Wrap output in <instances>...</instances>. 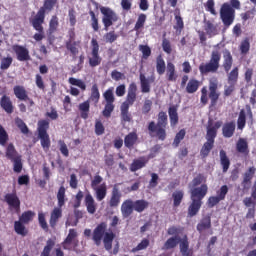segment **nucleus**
<instances>
[{
  "instance_id": "obj_7",
  "label": "nucleus",
  "mask_w": 256,
  "mask_h": 256,
  "mask_svg": "<svg viewBox=\"0 0 256 256\" xmlns=\"http://www.w3.org/2000/svg\"><path fill=\"white\" fill-rule=\"evenodd\" d=\"M235 9H241V2L239 0H230L223 3L220 7V19L225 29H229L232 23L235 22Z\"/></svg>"
},
{
  "instance_id": "obj_34",
  "label": "nucleus",
  "mask_w": 256,
  "mask_h": 256,
  "mask_svg": "<svg viewBox=\"0 0 256 256\" xmlns=\"http://www.w3.org/2000/svg\"><path fill=\"white\" fill-rule=\"evenodd\" d=\"M95 192V198L97 201H103L107 197V184L102 183L97 188H92Z\"/></svg>"
},
{
  "instance_id": "obj_9",
  "label": "nucleus",
  "mask_w": 256,
  "mask_h": 256,
  "mask_svg": "<svg viewBox=\"0 0 256 256\" xmlns=\"http://www.w3.org/2000/svg\"><path fill=\"white\" fill-rule=\"evenodd\" d=\"M221 63V51L213 50L210 55V60L202 63L199 66L200 75H209V73H217Z\"/></svg>"
},
{
  "instance_id": "obj_19",
  "label": "nucleus",
  "mask_w": 256,
  "mask_h": 256,
  "mask_svg": "<svg viewBox=\"0 0 256 256\" xmlns=\"http://www.w3.org/2000/svg\"><path fill=\"white\" fill-rule=\"evenodd\" d=\"M121 197V191L119 190V187H117V184H115L112 188L110 200L108 201L109 207H119V203H121Z\"/></svg>"
},
{
  "instance_id": "obj_5",
  "label": "nucleus",
  "mask_w": 256,
  "mask_h": 256,
  "mask_svg": "<svg viewBox=\"0 0 256 256\" xmlns=\"http://www.w3.org/2000/svg\"><path fill=\"white\" fill-rule=\"evenodd\" d=\"M223 126L222 121H216L213 124V121L209 120L206 128V142L203 144L200 150V156L202 159H207L209 157V153L215 147V139L217 138V131L221 129Z\"/></svg>"
},
{
  "instance_id": "obj_8",
  "label": "nucleus",
  "mask_w": 256,
  "mask_h": 256,
  "mask_svg": "<svg viewBox=\"0 0 256 256\" xmlns=\"http://www.w3.org/2000/svg\"><path fill=\"white\" fill-rule=\"evenodd\" d=\"M180 243V253L182 256H193V250L189 249V239L187 235L181 239L179 236H173L167 239L164 243L162 249L169 251V249H175Z\"/></svg>"
},
{
  "instance_id": "obj_20",
  "label": "nucleus",
  "mask_w": 256,
  "mask_h": 256,
  "mask_svg": "<svg viewBox=\"0 0 256 256\" xmlns=\"http://www.w3.org/2000/svg\"><path fill=\"white\" fill-rule=\"evenodd\" d=\"M61 217H63L62 207H55L50 213L49 225L51 229H55L57 227Z\"/></svg>"
},
{
  "instance_id": "obj_63",
  "label": "nucleus",
  "mask_w": 256,
  "mask_h": 256,
  "mask_svg": "<svg viewBox=\"0 0 256 256\" xmlns=\"http://www.w3.org/2000/svg\"><path fill=\"white\" fill-rule=\"evenodd\" d=\"M145 21H147V15L140 14L134 26V31H139L140 29H143V27H145Z\"/></svg>"
},
{
  "instance_id": "obj_33",
  "label": "nucleus",
  "mask_w": 256,
  "mask_h": 256,
  "mask_svg": "<svg viewBox=\"0 0 256 256\" xmlns=\"http://www.w3.org/2000/svg\"><path fill=\"white\" fill-rule=\"evenodd\" d=\"M236 150L238 153H241V155H249V143H247V140L239 138L236 143Z\"/></svg>"
},
{
  "instance_id": "obj_11",
  "label": "nucleus",
  "mask_w": 256,
  "mask_h": 256,
  "mask_svg": "<svg viewBox=\"0 0 256 256\" xmlns=\"http://www.w3.org/2000/svg\"><path fill=\"white\" fill-rule=\"evenodd\" d=\"M103 97H104V100L106 101V104L102 111V115L106 119H109L113 111H115V94H113V87L108 88L103 93Z\"/></svg>"
},
{
  "instance_id": "obj_6",
  "label": "nucleus",
  "mask_w": 256,
  "mask_h": 256,
  "mask_svg": "<svg viewBox=\"0 0 256 256\" xmlns=\"http://www.w3.org/2000/svg\"><path fill=\"white\" fill-rule=\"evenodd\" d=\"M218 89L219 82L217 81V78L211 79L208 86L209 91L207 90V86H204L201 89L200 103L202 105H207L210 99V107H215L219 101V97L221 96Z\"/></svg>"
},
{
  "instance_id": "obj_51",
  "label": "nucleus",
  "mask_w": 256,
  "mask_h": 256,
  "mask_svg": "<svg viewBox=\"0 0 256 256\" xmlns=\"http://www.w3.org/2000/svg\"><path fill=\"white\" fill-rule=\"evenodd\" d=\"M247 124V112L244 109L240 110L237 125L238 129H245V125Z\"/></svg>"
},
{
  "instance_id": "obj_23",
  "label": "nucleus",
  "mask_w": 256,
  "mask_h": 256,
  "mask_svg": "<svg viewBox=\"0 0 256 256\" xmlns=\"http://www.w3.org/2000/svg\"><path fill=\"white\" fill-rule=\"evenodd\" d=\"M147 163H149V157L141 156L138 159H134L130 165V171L135 173L139 171V169H143V167H147Z\"/></svg>"
},
{
  "instance_id": "obj_49",
  "label": "nucleus",
  "mask_w": 256,
  "mask_h": 256,
  "mask_svg": "<svg viewBox=\"0 0 256 256\" xmlns=\"http://www.w3.org/2000/svg\"><path fill=\"white\" fill-rule=\"evenodd\" d=\"M65 186H61L56 194L57 201H58V207H64L65 202L67 201Z\"/></svg>"
},
{
  "instance_id": "obj_59",
  "label": "nucleus",
  "mask_w": 256,
  "mask_h": 256,
  "mask_svg": "<svg viewBox=\"0 0 256 256\" xmlns=\"http://www.w3.org/2000/svg\"><path fill=\"white\" fill-rule=\"evenodd\" d=\"M38 223L43 229V231H49V224H47V219L45 218V213L44 212H39L38 213Z\"/></svg>"
},
{
  "instance_id": "obj_22",
  "label": "nucleus",
  "mask_w": 256,
  "mask_h": 256,
  "mask_svg": "<svg viewBox=\"0 0 256 256\" xmlns=\"http://www.w3.org/2000/svg\"><path fill=\"white\" fill-rule=\"evenodd\" d=\"M84 205L90 215L97 213V202H95V198L89 192L85 195Z\"/></svg>"
},
{
  "instance_id": "obj_15",
  "label": "nucleus",
  "mask_w": 256,
  "mask_h": 256,
  "mask_svg": "<svg viewBox=\"0 0 256 256\" xmlns=\"http://www.w3.org/2000/svg\"><path fill=\"white\" fill-rule=\"evenodd\" d=\"M227 193H229V187L227 185H223L217 191V196H210L207 201V205L210 209H213L216 205H219L221 201H225V197H227Z\"/></svg>"
},
{
  "instance_id": "obj_41",
  "label": "nucleus",
  "mask_w": 256,
  "mask_h": 256,
  "mask_svg": "<svg viewBox=\"0 0 256 256\" xmlns=\"http://www.w3.org/2000/svg\"><path fill=\"white\" fill-rule=\"evenodd\" d=\"M228 85H237L239 81V68L234 67L230 72H228Z\"/></svg>"
},
{
  "instance_id": "obj_3",
  "label": "nucleus",
  "mask_w": 256,
  "mask_h": 256,
  "mask_svg": "<svg viewBox=\"0 0 256 256\" xmlns=\"http://www.w3.org/2000/svg\"><path fill=\"white\" fill-rule=\"evenodd\" d=\"M115 239V233L107 232V222H101L98 224L92 232V241L96 247H101V243L104 244L106 251L113 249V241Z\"/></svg>"
},
{
  "instance_id": "obj_36",
  "label": "nucleus",
  "mask_w": 256,
  "mask_h": 256,
  "mask_svg": "<svg viewBox=\"0 0 256 256\" xmlns=\"http://www.w3.org/2000/svg\"><path fill=\"white\" fill-rule=\"evenodd\" d=\"M204 30L209 37H215L217 35V25L211 22V20H204Z\"/></svg>"
},
{
  "instance_id": "obj_50",
  "label": "nucleus",
  "mask_w": 256,
  "mask_h": 256,
  "mask_svg": "<svg viewBox=\"0 0 256 256\" xmlns=\"http://www.w3.org/2000/svg\"><path fill=\"white\" fill-rule=\"evenodd\" d=\"M99 99H101V93H99V86L97 84H93L91 88L90 101L93 103H99Z\"/></svg>"
},
{
  "instance_id": "obj_10",
  "label": "nucleus",
  "mask_w": 256,
  "mask_h": 256,
  "mask_svg": "<svg viewBox=\"0 0 256 256\" xmlns=\"http://www.w3.org/2000/svg\"><path fill=\"white\" fill-rule=\"evenodd\" d=\"M38 139H40V145L42 149L48 151L51 148V138L49 137V122L47 120L38 121Z\"/></svg>"
},
{
  "instance_id": "obj_42",
  "label": "nucleus",
  "mask_w": 256,
  "mask_h": 256,
  "mask_svg": "<svg viewBox=\"0 0 256 256\" xmlns=\"http://www.w3.org/2000/svg\"><path fill=\"white\" fill-rule=\"evenodd\" d=\"M76 238H77V231H75V229H70L66 239L62 242L63 249H69V247L67 246L71 245Z\"/></svg>"
},
{
  "instance_id": "obj_64",
  "label": "nucleus",
  "mask_w": 256,
  "mask_h": 256,
  "mask_svg": "<svg viewBox=\"0 0 256 256\" xmlns=\"http://www.w3.org/2000/svg\"><path fill=\"white\" fill-rule=\"evenodd\" d=\"M204 7L208 13H211V15H217V10H215V0H207Z\"/></svg>"
},
{
  "instance_id": "obj_62",
  "label": "nucleus",
  "mask_w": 256,
  "mask_h": 256,
  "mask_svg": "<svg viewBox=\"0 0 256 256\" xmlns=\"http://www.w3.org/2000/svg\"><path fill=\"white\" fill-rule=\"evenodd\" d=\"M9 141V134H7V130L0 124V145L5 147L7 142Z\"/></svg>"
},
{
  "instance_id": "obj_54",
  "label": "nucleus",
  "mask_w": 256,
  "mask_h": 256,
  "mask_svg": "<svg viewBox=\"0 0 256 256\" xmlns=\"http://www.w3.org/2000/svg\"><path fill=\"white\" fill-rule=\"evenodd\" d=\"M175 21H176V24L174 25V29L176 33L181 34L183 29L185 28V23L183 22V18L179 13L175 15Z\"/></svg>"
},
{
  "instance_id": "obj_31",
  "label": "nucleus",
  "mask_w": 256,
  "mask_h": 256,
  "mask_svg": "<svg viewBox=\"0 0 256 256\" xmlns=\"http://www.w3.org/2000/svg\"><path fill=\"white\" fill-rule=\"evenodd\" d=\"M235 122L231 121L228 123H225L222 127V135L226 139H231L233 135H235Z\"/></svg>"
},
{
  "instance_id": "obj_25",
  "label": "nucleus",
  "mask_w": 256,
  "mask_h": 256,
  "mask_svg": "<svg viewBox=\"0 0 256 256\" xmlns=\"http://www.w3.org/2000/svg\"><path fill=\"white\" fill-rule=\"evenodd\" d=\"M134 211H135V208H134L132 199H127L122 203L121 205L122 217H124L125 219H127V217H131Z\"/></svg>"
},
{
  "instance_id": "obj_27",
  "label": "nucleus",
  "mask_w": 256,
  "mask_h": 256,
  "mask_svg": "<svg viewBox=\"0 0 256 256\" xmlns=\"http://www.w3.org/2000/svg\"><path fill=\"white\" fill-rule=\"evenodd\" d=\"M177 70L175 69V64L173 62H167L166 65V79L169 82L175 83L177 81Z\"/></svg>"
},
{
  "instance_id": "obj_1",
  "label": "nucleus",
  "mask_w": 256,
  "mask_h": 256,
  "mask_svg": "<svg viewBox=\"0 0 256 256\" xmlns=\"http://www.w3.org/2000/svg\"><path fill=\"white\" fill-rule=\"evenodd\" d=\"M59 0H44L43 6L39 8L36 15L29 18V23L37 33L33 35V39L36 41H43L45 39V17L47 13H51L57 6Z\"/></svg>"
},
{
  "instance_id": "obj_57",
  "label": "nucleus",
  "mask_w": 256,
  "mask_h": 256,
  "mask_svg": "<svg viewBox=\"0 0 256 256\" xmlns=\"http://www.w3.org/2000/svg\"><path fill=\"white\" fill-rule=\"evenodd\" d=\"M53 247H55V240L48 239L47 242H46V246L44 247L40 256H49V255H51V251L53 250Z\"/></svg>"
},
{
  "instance_id": "obj_35",
  "label": "nucleus",
  "mask_w": 256,
  "mask_h": 256,
  "mask_svg": "<svg viewBox=\"0 0 256 256\" xmlns=\"http://www.w3.org/2000/svg\"><path fill=\"white\" fill-rule=\"evenodd\" d=\"M171 127L177 126L179 123V113H177V106H170L168 109Z\"/></svg>"
},
{
  "instance_id": "obj_24",
  "label": "nucleus",
  "mask_w": 256,
  "mask_h": 256,
  "mask_svg": "<svg viewBox=\"0 0 256 256\" xmlns=\"http://www.w3.org/2000/svg\"><path fill=\"white\" fill-rule=\"evenodd\" d=\"M256 168L254 166L250 167L245 173L243 177V181L241 183L244 191L249 190L251 188V180L255 175Z\"/></svg>"
},
{
  "instance_id": "obj_4",
  "label": "nucleus",
  "mask_w": 256,
  "mask_h": 256,
  "mask_svg": "<svg viewBox=\"0 0 256 256\" xmlns=\"http://www.w3.org/2000/svg\"><path fill=\"white\" fill-rule=\"evenodd\" d=\"M167 125H169V118L167 112L160 111L158 113L157 123L150 121L148 123V133L150 137H156L159 141L167 139Z\"/></svg>"
},
{
  "instance_id": "obj_52",
  "label": "nucleus",
  "mask_w": 256,
  "mask_h": 256,
  "mask_svg": "<svg viewBox=\"0 0 256 256\" xmlns=\"http://www.w3.org/2000/svg\"><path fill=\"white\" fill-rule=\"evenodd\" d=\"M33 217H35V212L28 210L22 213V215L19 218V221H21V223L27 224L33 221Z\"/></svg>"
},
{
  "instance_id": "obj_40",
  "label": "nucleus",
  "mask_w": 256,
  "mask_h": 256,
  "mask_svg": "<svg viewBox=\"0 0 256 256\" xmlns=\"http://www.w3.org/2000/svg\"><path fill=\"white\" fill-rule=\"evenodd\" d=\"M129 107L127 104H121L120 117L124 123H131V113H129Z\"/></svg>"
},
{
  "instance_id": "obj_43",
  "label": "nucleus",
  "mask_w": 256,
  "mask_h": 256,
  "mask_svg": "<svg viewBox=\"0 0 256 256\" xmlns=\"http://www.w3.org/2000/svg\"><path fill=\"white\" fill-rule=\"evenodd\" d=\"M58 29H59V17L57 15H53L49 21L48 32L50 35H53V33H57Z\"/></svg>"
},
{
  "instance_id": "obj_38",
  "label": "nucleus",
  "mask_w": 256,
  "mask_h": 256,
  "mask_svg": "<svg viewBox=\"0 0 256 256\" xmlns=\"http://www.w3.org/2000/svg\"><path fill=\"white\" fill-rule=\"evenodd\" d=\"M78 109L80 111V117L82 119H89V111L91 109V104L89 103V100L80 103Z\"/></svg>"
},
{
  "instance_id": "obj_53",
  "label": "nucleus",
  "mask_w": 256,
  "mask_h": 256,
  "mask_svg": "<svg viewBox=\"0 0 256 256\" xmlns=\"http://www.w3.org/2000/svg\"><path fill=\"white\" fill-rule=\"evenodd\" d=\"M251 49V42H249V38H245L241 41L239 50L241 55H247Z\"/></svg>"
},
{
  "instance_id": "obj_56",
  "label": "nucleus",
  "mask_w": 256,
  "mask_h": 256,
  "mask_svg": "<svg viewBox=\"0 0 256 256\" xmlns=\"http://www.w3.org/2000/svg\"><path fill=\"white\" fill-rule=\"evenodd\" d=\"M68 83H70V85H74L75 87H79V89H81L82 91H86L87 89V85L81 79L70 77L68 79Z\"/></svg>"
},
{
  "instance_id": "obj_55",
  "label": "nucleus",
  "mask_w": 256,
  "mask_h": 256,
  "mask_svg": "<svg viewBox=\"0 0 256 256\" xmlns=\"http://www.w3.org/2000/svg\"><path fill=\"white\" fill-rule=\"evenodd\" d=\"M11 65H13V57L11 56L3 57L0 62V69L1 71H7V69H9Z\"/></svg>"
},
{
  "instance_id": "obj_45",
  "label": "nucleus",
  "mask_w": 256,
  "mask_h": 256,
  "mask_svg": "<svg viewBox=\"0 0 256 256\" xmlns=\"http://www.w3.org/2000/svg\"><path fill=\"white\" fill-rule=\"evenodd\" d=\"M185 197V193L183 190H177L172 194L173 199V207H179L181 203H183V198Z\"/></svg>"
},
{
  "instance_id": "obj_37",
  "label": "nucleus",
  "mask_w": 256,
  "mask_h": 256,
  "mask_svg": "<svg viewBox=\"0 0 256 256\" xmlns=\"http://www.w3.org/2000/svg\"><path fill=\"white\" fill-rule=\"evenodd\" d=\"M21 155H19V152L15 149V145L13 143L8 144L6 148V158L9 159V161H15V159H19Z\"/></svg>"
},
{
  "instance_id": "obj_32",
  "label": "nucleus",
  "mask_w": 256,
  "mask_h": 256,
  "mask_svg": "<svg viewBox=\"0 0 256 256\" xmlns=\"http://www.w3.org/2000/svg\"><path fill=\"white\" fill-rule=\"evenodd\" d=\"M220 165L222 166L223 173H227L229 171V167H231V160L227 156V152L225 150H220Z\"/></svg>"
},
{
  "instance_id": "obj_18",
  "label": "nucleus",
  "mask_w": 256,
  "mask_h": 256,
  "mask_svg": "<svg viewBox=\"0 0 256 256\" xmlns=\"http://www.w3.org/2000/svg\"><path fill=\"white\" fill-rule=\"evenodd\" d=\"M137 101V84L132 82L128 87V93L126 96V101L122 103V105H128L131 107Z\"/></svg>"
},
{
  "instance_id": "obj_13",
  "label": "nucleus",
  "mask_w": 256,
  "mask_h": 256,
  "mask_svg": "<svg viewBox=\"0 0 256 256\" xmlns=\"http://www.w3.org/2000/svg\"><path fill=\"white\" fill-rule=\"evenodd\" d=\"M103 61V58L101 55H99V42L97 39L93 38L91 40V52H90V57H88V63L90 67L95 68L99 67Z\"/></svg>"
},
{
  "instance_id": "obj_46",
  "label": "nucleus",
  "mask_w": 256,
  "mask_h": 256,
  "mask_svg": "<svg viewBox=\"0 0 256 256\" xmlns=\"http://www.w3.org/2000/svg\"><path fill=\"white\" fill-rule=\"evenodd\" d=\"M14 231L17 233V235H21L22 237H26L27 233H29L21 220L14 222Z\"/></svg>"
},
{
  "instance_id": "obj_39",
  "label": "nucleus",
  "mask_w": 256,
  "mask_h": 256,
  "mask_svg": "<svg viewBox=\"0 0 256 256\" xmlns=\"http://www.w3.org/2000/svg\"><path fill=\"white\" fill-rule=\"evenodd\" d=\"M133 205L136 213H143V211L149 209V202L145 199L133 201Z\"/></svg>"
},
{
  "instance_id": "obj_44",
  "label": "nucleus",
  "mask_w": 256,
  "mask_h": 256,
  "mask_svg": "<svg viewBox=\"0 0 256 256\" xmlns=\"http://www.w3.org/2000/svg\"><path fill=\"white\" fill-rule=\"evenodd\" d=\"M167 70V66L165 65V60L163 56L159 55L156 58V71L158 75H165V71Z\"/></svg>"
},
{
  "instance_id": "obj_21",
  "label": "nucleus",
  "mask_w": 256,
  "mask_h": 256,
  "mask_svg": "<svg viewBox=\"0 0 256 256\" xmlns=\"http://www.w3.org/2000/svg\"><path fill=\"white\" fill-rule=\"evenodd\" d=\"M0 107L8 115H11L15 111V106H13V101H11V97L7 96V94H4L0 98Z\"/></svg>"
},
{
  "instance_id": "obj_47",
  "label": "nucleus",
  "mask_w": 256,
  "mask_h": 256,
  "mask_svg": "<svg viewBox=\"0 0 256 256\" xmlns=\"http://www.w3.org/2000/svg\"><path fill=\"white\" fill-rule=\"evenodd\" d=\"M140 87L142 93H151V84L144 74H140Z\"/></svg>"
},
{
  "instance_id": "obj_30",
  "label": "nucleus",
  "mask_w": 256,
  "mask_h": 256,
  "mask_svg": "<svg viewBox=\"0 0 256 256\" xmlns=\"http://www.w3.org/2000/svg\"><path fill=\"white\" fill-rule=\"evenodd\" d=\"M196 229L198 233H203L204 231H208V229H211V216H204L197 224Z\"/></svg>"
},
{
  "instance_id": "obj_17",
  "label": "nucleus",
  "mask_w": 256,
  "mask_h": 256,
  "mask_svg": "<svg viewBox=\"0 0 256 256\" xmlns=\"http://www.w3.org/2000/svg\"><path fill=\"white\" fill-rule=\"evenodd\" d=\"M14 53H16V57L18 61H30L31 55H29V49L19 44H15L12 46Z\"/></svg>"
},
{
  "instance_id": "obj_14",
  "label": "nucleus",
  "mask_w": 256,
  "mask_h": 256,
  "mask_svg": "<svg viewBox=\"0 0 256 256\" xmlns=\"http://www.w3.org/2000/svg\"><path fill=\"white\" fill-rule=\"evenodd\" d=\"M100 11L103 15L102 23L104 25V31H109V27H111L115 22H117L119 17L113 10H111V8L102 7Z\"/></svg>"
},
{
  "instance_id": "obj_58",
  "label": "nucleus",
  "mask_w": 256,
  "mask_h": 256,
  "mask_svg": "<svg viewBox=\"0 0 256 256\" xmlns=\"http://www.w3.org/2000/svg\"><path fill=\"white\" fill-rule=\"evenodd\" d=\"M89 15L91 17V27L94 33H97L99 31V18L97 17V15H95V12H93V10L89 11Z\"/></svg>"
},
{
  "instance_id": "obj_2",
  "label": "nucleus",
  "mask_w": 256,
  "mask_h": 256,
  "mask_svg": "<svg viewBox=\"0 0 256 256\" xmlns=\"http://www.w3.org/2000/svg\"><path fill=\"white\" fill-rule=\"evenodd\" d=\"M209 192V187L207 184H202L199 187L191 188L190 190V199L191 203L188 206L187 215L188 217H196L201 211L203 206V199H205L207 193Z\"/></svg>"
},
{
  "instance_id": "obj_48",
  "label": "nucleus",
  "mask_w": 256,
  "mask_h": 256,
  "mask_svg": "<svg viewBox=\"0 0 256 256\" xmlns=\"http://www.w3.org/2000/svg\"><path fill=\"white\" fill-rule=\"evenodd\" d=\"M199 89V80L197 79H190L186 86V92L189 94L197 93Z\"/></svg>"
},
{
  "instance_id": "obj_26",
  "label": "nucleus",
  "mask_w": 256,
  "mask_h": 256,
  "mask_svg": "<svg viewBox=\"0 0 256 256\" xmlns=\"http://www.w3.org/2000/svg\"><path fill=\"white\" fill-rule=\"evenodd\" d=\"M137 141H139V135H137V132L133 131L125 136L124 145L127 149H133L137 144Z\"/></svg>"
},
{
  "instance_id": "obj_29",
  "label": "nucleus",
  "mask_w": 256,
  "mask_h": 256,
  "mask_svg": "<svg viewBox=\"0 0 256 256\" xmlns=\"http://www.w3.org/2000/svg\"><path fill=\"white\" fill-rule=\"evenodd\" d=\"M223 64L222 67L225 73H229L231 71V67H233V55H231V51L224 50L223 52Z\"/></svg>"
},
{
  "instance_id": "obj_61",
  "label": "nucleus",
  "mask_w": 256,
  "mask_h": 256,
  "mask_svg": "<svg viewBox=\"0 0 256 256\" xmlns=\"http://www.w3.org/2000/svg\"><path fill=\"white\" fill-rule=\"evenodd\" d=\"M15 124H16V127H18V129H20L21 133H23V135H27L29 133V127H27V124H25L23 119L16 118Z\"/></svg>"
},
{
  "instance_id": "obj_16",
  "label": "nucleus",
  "mask_w": 256,
  "mask_h": 256,
  "mask_svg": "<svg viewBox=\"0 0 256 256\" xmlns=\"http://www.w3.org/2000/svg\"><path fill=\"white\" fill-rule=\"evenodd\" d=\"M4 201L11 209H15V211H19V209H21V200H19L17 192L7 193L4 196Z\"/></svg>"
},
{
  "instance_id": "obj_60",
  "label": "nucleus",
  "mask_w": 256,
  "mask_h": 256,
  "mask_svg": "<svg viewBox=\"0 0 256 256\" xmlns=\"http://www.w3.org/2000/svg\"><path fill=\"white\" fill-rule=\"evenodd\" d=\"M185 129L179 130V132L175 135L174 141L172 143L173 147H179L183 139H185Z\"/></svg>"
},
{
  "instance_id": "obj_28",
  "label": "nucleus",
  "mask_w": 256,
  "mask_h": 256,
  "mask_svg": "<svg viewBox=\"0 0 256 256\" xmlns=\"http://www.w3.org/2000/svg\"><path fill=\"white\" fill-rule=\"evenodd\" d=\"M13 93L16 99H19V101H27V99H29V94L27 92V89H25V86H22V85L14 86Z\"/></svg>"
},
{
  "instance_id": "obj_12",
  "label": "nucleus",
  "mask_w": 256,
  "mask_h": 256,
  "mask_svg": "<svg viewBox=\"0 0 256 256\" xmlns=\"http://www.w3.org/2000/svg\"><path fill=\"white\" fill-rule=\"evenodd\" d=\"M68 37L69 39L65 41V47L73 59H76L77 55H79V49H81V41H75V28L68 31Z\"/></svg>"
}]
</instances>
